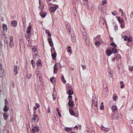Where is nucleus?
<instances>
[{
    "label": "nucleus",
    "mask_w": 133,
    "mask_h": 133,
    "mask_svg": "<svg viewBox=\"0 0 133 133\" xmlns=\"http://www.w3.org/2000/svg\"><path fill=\"white\" fill-rule=\"evenodd\" d=\"M61 66L60 64L58 63H56L55 64L54 67V74L57 73L58 69H60Z\"/></svg>",
    "instance_id": "f257e3e1"
},
{
    "label": "nucleus",
    "mask_w": 133,
    "mask_h": 133,
    "mask_svg": "<svg viewBox=\"0 0 133 133\" xmlns=\"http://www.w3.org/2000/svg\"><path fill=\"white\" fill-rule=\"evenodd\" d=\"M9 46L11 48H13L15 46V45L14 42V39H13V37L12 36H10L9 37Z\"/></svg>",
    "instance_id": "f03ea898"
},
{
    "label": "nucleus",
    "mask_w": 133,
    "mask_h": 133,
    "mask_svg": "<svg viewBox=\"0 0 133 133\" xmlns=\"http://www.w3.org/2000/svg\"><path fill=\"white\" fill-rule=\"evenodd\" d=\"M92 100V105L97 107L98 104L97 97L96 96H93Z\"/></svg>",
    "instance_id": "7ed1b4c3"
},
{
    "label": "nucleus",
    "mask_w": 133,
    "mask_h": 133,
    "mask_svg": "<svg viewBox=\"0 0 133 133\" xmlns=\"http://www.w3.org/2000/svg\"><path fill=\"white\" fill-rule=\"evenodd\" d=\"M67 93L69 95H72L73 94V92L72 90L71 89V88L69 84L67 85Z\"/></svg>",
    "instance_id": "20e7f679"
},
{
    "label": "nucleus",
    "mask_w": 133,
    "mask_h": 133,
    "mask_svg": "<svg viewBox=\"0 0 133 133\" xmlns=\"http://www.w3.org/2000/svg\"><path fill=\"white\" fill-rule=\"evenodd\" d=\"M99 23L101 26L103 27L104 26L106 25L107 24L103 18H101L100 19Z\"/></svg>",
    "instance_id": "39448f33"
},
{
    "label": "nucleus",
    "mask_w": 133,
    "mask_h": 133,
    "mask_svg": "<svg viewBox=\"0 0 133 133\" xmlns=\"http://www.w3.org/2000/svg\"><path fill=\"white\" fill-rule=\"evenodd\" d=\"M88 0H83V1L84 3H85V2H86L85 3L87 7L89 10H91L92 8V5L91 4H89L88 3Z\"/></svg>",
    "instance_id": "423d86ee"
},
{
    "label": "nucleus",
    "mask_w": 133,
    "mask_h": 133,
    "mask_svg": "<svg viewBox=\"0 0 133 133\" xmlns=\"http://www.w3.org/2000/svg\"><path fill=\"white\" fill-rule=\"evenodd\" d=\"M32 49L33 52L32 54L33 56L34 55L35 56L36 55V52H37V50L36 47L32 46Z\"/></svg>",
    "instance_id": "0eeeda50"
},
{
    "label": "nucleus",
    "mask_w": 133,
    "mask_h": 133,
    "mask_svg": "<svg viewBox=\"0 0 133 133\" xmlns=\"http://www.w3.org/2000/svg\"><path fill=\"white\" fill-rule=\"evenodd\" d=\"M58 5L51 7L50 8V11L51 12H54L56 11L57 8H58Z\"/></svg>",
    "instance_id": "6e6552de"
},
{
    "label": "nucleus",
    "mask_w": 133,
    "mask_h": 133,
    "mask_svg": "<svg viewBox=\"0 0 133 133\" xmlns=\"http://www.w3.org/2000/svg\"><path fill=\"white\" fill-rule=\"evenodd\" d=\"M38 118L37 115H34L32 118V121L33 122L37 123L38 121Z\"/></svg>",
    "instance_id": "1a4fd4ad"
},
{
    "label": "nucleus",
    "mask_w": 133,
    "mask_h": 133,
    "mask_svg": "<svg viewBox=\"0 0 133 133\" xmlns=\"http://www.w3.org/2000/svg\"><path fill=\"white\" fill-rule=\"evenodd\" d=\"M19 69V67L16 65H15L14 66V71L15 72V75L17 74L18 72V71Z\"/></svg>",
    "instance_id": "9d476101"
},
{
    "label": "nucleus",
    "mask_w": 133,
    "mask_h": 133,
    "mask_svg": "<svg viewBox=\"0 0 133 133\" xmlns=\"http://www.w3.org/2000/svg\"><path fill=\"white\" fill-rule=\"evenodd\" d=\"M39 130V127H34L32 129L33 133H35Z\"/></svg>",
    "instance_id": "9b49d317"
},
{
    "label": "nucleus",
    "mask_w": 133,
    "mask_h": 133,
    "mask_svg": "<svg viewBox=\"0 0 133 133\" xmlns=\"http://www.w3.org/2000/svg\"><path fill=\"white\" fill-rule=\"evenodd\" d=\"M106 52L107 55L108 56H110L112 53L111 49H109L106 50Z\"/></svg>",
    "instance_id": "f8f14e48"
},
{
    "label": "nucleus",
    "mask_w": 133,
    "mask_h": 133,
    "mask_svg": "<svg viewBox=\"0 0 133 133\" xmlns=\"http://www.w3.org/2000/svg\"><path fill=\"white\" fill-rule=\"evenodd\" d=\"M111 109L114 112L116 111L117 110V107L115 105H112L111 107Z\"/></svg>",
    "instance_id": "ddd939ff"
},
{
    "label": "nucleus",
    "mask_w": 133,
    "mask_h": 133,
    "mask_svg": "<svg viewBox=\"0 0 133 133\" xmlns=\"http://www.w3.org/2000/svg\"><path fill=\"white\" fill-rule=\"evenodd\" d=\"M101 43H103V41L102 40L97 41L95 42V45L97 46H98Z\"/></svg>",
    "instance_id": "4468645a"
},
{
    "label": "nucleus",
    "mask_w": 133,
    "mask_h": 133,
    "mask_svg": "<svg viewBox=\"0 0 133 133\" xmlns=\"http://www.w3.org/2000/svg\"><path fill=\"white\" fill-rule=\"evenodd\" d=\"M48 40L50 46L51 47H53L54 45L52 41V39L51 38H49L48 39Z\"/></svg>",
    "instance_id": "2eb2a0df"
},
{
    "label": "nucleus",
    "mask_w": 133,
    "mask_h": 133,
    "mask_svg": "<svg viewBox=\"0 0 133 133\" xmlns=\"http://www.w3.org/2000/svg\"><path fill=\"white\" fill-rule=\"evenodd\" d=\"M68 104L69 105V107L71 108H72L74 104V102L71 100L69 101Z\"/></svg>",
    "instance_id": "dca6fc26"
},
{
    "label": "nucleus",
    "mask_w": 133,
    "mask_h": 133,
    "mask_svg": "<svg viewBox=\"0 0 133 133\" xmlns=\"http://www.w3.org/2000/svg\"><path fill=\"white\" fill-rule=\"evenodd\" d=\"M11 24L12 26L13 27H15L17 25V22L16 21L13 20L12 21Z\"/></svg>",
    "instance_id": "f3484780"
},
{
    "label": "nucleus",
    "mask_w": 133,
    "mask_h": 133,
    "mask_svg": "<svg viewBox=\"0 0 133 133\" xmlns=\"http://www.w3.org/2000/svg\"><path fill=\"white\" fill-rule=\"evenodd\" d=\"M94 41H101V39H100V35H97L96 37L94 38Z\"/></svg>",
    "instance_id": "a211bd4d"
},
{
    "label": "nucleus",
    "mask_w": 133,
    "mask_h": 133,
    "mask_svg": "<svg viewBox=\"0 0 133 133\" xmlns=\"http://www.w3.org/2000/svg\"><path fill=\"white\" fill-rule=\"evenodd\" d=\"M9 116V115L5 112L3 114V117L5 120H6L7 119Z\"/></svg>",
    "instance_id": "6ab92c4d"
},
{
    "label": "nucleus",
    "mask_w": 133,
    "mask_h": 133,
    "mask_svg": "<svg viewBox=\"0 0 133 133\" xmlns=\"http://www.w3.org/2000/svg\"><path fill=\"white\" fill-rule=\"evenodd\" d=\"M101 128L104 131H108L109 130V129L108 128H105L103 126H101Z\"/></svg>",
    "instance_id": "aec40b11"
},
{
    "label": "nucleus",
    "mask_w": 133,
    "mask_h": 133,
    "mask_svg": "<svg viewBox=\"0 0 133 133\" xmlns=\"http://www.w3.org/2000/svg\"><path fill=\"white\" fill-rule=\"evenodd\" d=\"M82 34L83 35V39L85 40H86L87 38V37L86 36V33L85 32H84L82 33Z\"/></svg>",
    "instance_id": "412c9836"
},
{
    "label": "nucleus",
    "mask_w": 133,
    "mask_h": 133,
    "mask_svg": "<svg viewBox=\"0 0 133 133\" xmlns=\"http://www.w3.org/2000/svg\"><path fill=\"white\" fill-rule=\"evenodd\" d=\"M120 27L121 28L123 29L125 28V23L124 21V22H122V23H120Z\"/></svg>",
    "instance_id": "4be33fe9"
},
{
    "label": "nucleus",
    "mask_w": 133,
    "mask_h": 133,
    "mask_svg": "<svg viewBox=\"0 0 133 133\" xmlns=\"http://www.w3.org/2000/svg\"><path fill=\"white\" fill-rule=\"evenodd\" d=\"M101 11V12H105L106 11V10L104 9V7L102 6L99 7L98 8Z\"/></svg>",
    "instance_id": "5701e85b"
},
{
    "label": "nucleus",
    "mask_w": 133,
    "mask_h": 133,
    "mask_svg": "<svg viewBox=\"0 0 133 133\" xmlns=\"http://www.w3.org/2000/svg\"><path fill=\"white\" fill-rule=\"evenodd\" d=\"M118 50L116 48V47H114L112 49V52L114 54H115L117 52Z\"/></svg>",
    "instance_id": "b1692460"
},
{
    "label": "nucleus",
    "mask_w": 133,
    "mask_h": 133,
    "mask_svg": "<svg viewBox=\"0 0 133 133\" xmlns=\"http://www.w3.org/2000/svg\"><path fill=\"white\" fill-rule=\"evenodd\" d=\"M31 25H29V27L27 28V30L26 31V32L28 34H30L31 32Z\"/></svg>",
    "instance_id": "393cba45"
},
{
    "label": "nucleus",
    "mask_w": 133,
    "mask_h": 133,
    "mask_svg": "<svg viewBox=\"0 0 133 133\" xmlns=\"http://www.w3.org/2000/svg\"><path fill=\"white\" fill-rule=\"evenodd\" d=\"M113 25L114 26L115 28L114 30L116 31L118 30V25L116 23H113Z\"/></svg>",
    "instance_id": "a878e982"
},
{
    "label": "nucleus",
    "mask_w": 133,
    "mask_h": 133,
    "mask_svg": "<svg viewBox=\"0 0 133 133\" xmlns=\"http://www.w3.org/2000/svg\"><path fill=\"white\" fill-rule=\"evenodd\" d=\"M53 50H54V51L55 52L52 54V56L53 58L54 59L55 58L56 56V52L55 49L53 47L52 49Z\"/></svg>",
    "instance_id": "bb28decb"
},
{
    "label": "nucleus",
    "mask_w": 133,
    "mask_h": 133,
    "mask_svg": "<svg viewBox=\"0 0 133 133\" xmlns=\"http://www.w3.org/2000/svg\"><path fill=\"white\" fill-rule=\"evenodd\" d=\"M3 27L4 31L6 32L7 31V29L6 25L4 24H3Z\"/></svg>",
    "instance_id": "cd10ccee"
},
{
    "label": "nucleus",
    "mask_w": 133,
    "mask_h": 133,
    "mask_svg": "<svg viewBox=\"0 0 133 133\" xmlns=\"http://www.w3.org/2000/svg\"><path fill=\"white\" fill-rule=\"evenodd\" d=\"M40 14L42 17L44 18L46 15V13L44 12V13H43L41 11L40 13Z\"/></svg>",
    "instance_id": "c85d7f7f"
},
{
    "label": "nucleus",
    "mask_w": 133,
    "mask_h": 133,
    "mask_svg": "<svg viewBox=\"0 0 133 133\" xmlns=\"http://www.w3.org/2000/svg\"><path fill=\"white\" fill-rule=\"evenodd\" d=\"M120 83L121 85V89L123 88L125 86V84H124V83L122 81H121L120 82Z\"/></svg>",
    "instance_id": "c756f323"
},
{
    "label": "nucleus",
    "mask_w": 133,
    "mask_h": 133,
    "mask_svg": "<svg viewBox=\"0 0 133 133\" xmlns=\"http://www.w3.org/2000/svg\"><path fill=\"white\" fill-rule=\"evenodd\" d=\"M113 100L115 101H116L117 100L118 98V97L116 94H114L113 95Z\"/></svg>",
    "instance_id": "7c9ffc66"
},
{
    "label": "nucleus",
    "mask_w": 133,
    "mask_h": 133,
    "mask_svg": "<svg viewBox=\"0 0 133 133\" xmlns=\"http://www.w3.org/2000/svg\"><path fill=\"white\" fill-rule=\"evenodd\" d=\"M71 47L70 46H68L67 47V51L70 53H72V50L71 49Z\"/></svg>",
    "instance_id": "2f4dec72"
},
{
    "label": "nucleus",
    "mask_w": 133,
    "mask_h": 133,
    "mask_svg": "<svg viewBox=\"0 0 133 133\" xmlns=\"http://www.w3.org/2000/svg\"><path fill=\"white\" fill-rule=\"evenodd\" d=\"M69 111L71 115H74L75 114L74 112L72 109H69Z\"/></svg>",
    "instance_id": "473e14b6"
},
{
    "label": "nucleus",
    "mask_w": 133,
    "mask_h": 133,
    "mask_svg": "<svg viewBox=\"0 0 133 133\" xmlns=\"http://www.w3.org/2000/svg\"><path fill=\"white\" fill-rule=\"evenodd\" d=\"M118 20L120 23L124 22V21L123 18L120 17H118Z\"/></svg>",
    "instance_id": "72a5a7b5"
},
{
    "label": "nucleus",
    "mask_w": 133,
    "mask_h": 133,
    "mask_svg": "<svg viewBox=\"0 0 133 133\" xmlns=\"http://www.w3.org/2000/svg\"><path fill=\"white\" fill-rule=\"evenodd\" d=\"M46 33L47 34L48 36L49 37H50L51 36V34L50 33L49 31L48 30H46L45 31Z\"/></svg>",
    "instance_id": "f704fd0d"
},
{
    "label": "nucleus",
    "mask_w": 133,
    "mask_h": 133,
    "mask_svg": "<svg viewBox=\"0 0 133 133\" xmlns=\"http://www.w3.org/2000/svg\"><path fill=\"white\" fill-rule=\"evenodd\" d=\"M9 110V109L7 107V106L6 105H5L4 108L3 110L5 112H7Z\"/></svg>",
    "instance_id": "c9c22d12"
},
{
    "label": "nucleus",
    "mask_w": 133,
    "mask_h": 133,
    "mask_svg": "<svg viewBox=\"0 0 133 133\" xmlns=\"http://www.w3.org/2000/svg\"><path fill=\"white\" fill-rule=\"evenodd\" d=\"M61 79H62V81L64 83H66V81L64 79V76L63 75H61Z\"/></svg>",
    "instance_id": "e433bc0d"
},
{
    "label": "nucleus",
    "mask_w": 133,
    "mask_h": 133,
    "mask_svg": "<svg viewBox=\"0 0 133 133\" xmlns=\"http://www.w3.org/2000/svg\"><path fill=\"white\" fill-rule=\"evenodd\" d=\"M64 130L65 131L68 132L70 131L71 130V128H65Z\"/></svg>",
    "instance_id": "4c0bfd02"
},
{
    "label": "nucleus",
    "mask_w": 133,
    "mask_h": 133,
    "mask_svg": "<svg viewBox=\"0 0 133 133\" xmlns=\"http://www.w3.org/2000/svg\"><path fill=\"white\" fill-rule=\"evenodd\" d=\"M113 74V72L112 71H110L109 72L108 75L109 76L111 77H112Z\"/></svg>",
    "instance_id": "58836bf2"
},
{
    "label": "nucleus",
    "mask_w": 133,
    "mask_h": 133,
    "mask_svg": "<svg viewBox=\"0 0 133 133\" xmlns=\"http://www.w3.org/2000/svg\"><path fill=\"white\" fill-rule=\"evenodd\" d=\"M44 6V4H42L40 5V6H39V8L40 9L42 10L43 9Z\"/></svg>",
    "instance_id": "ea45409f"
},
{
    "label": "nucleus",
    "mask_w": 133,
    "mask_h": 133,
    "mask_svg": "<svg viewBox=\"0 0 133 133\" xmlns=\"http://www.w3.org/2000/svg\"><path fill=\"white\" fill-rule=\"evenodd\" d=\"M37 65L39 66H41L42 65L40 60H39V61H38V62L37 63Z\"/></svg>",
    "instance_id": "a19ab883"
},
{
    "label": "nucleus",
    "mask_w": 133,
    "mask_h": 133,
    "mask_svg": "<svg viewBox=\"0 0 133 133\" xmlns=\"http://www.w3.org/2000/svg\"><path fill=\"white\" fill-rule=\"evenodd\" d=\"M66 25L67 26V27H66L67 28V30L69 32H70V30L71 29L70 27L68 25Z\"/></svg>",
    "instance_id": "79ce46f5"
},
{
    "label": "nucleus",
    "mask_w": 133,
    "mask_h": 133,
    "mask_svg": "<svg viewBox=\"0 0 133 133\" xmlns=\"http://www.w3.org/2000/svg\"><path fill=\"white\" fill-rule=\"evenodd\" d=\"M50 81L52 83H54L55 81V79L54 78V77L51 78H50Z\"/></svg>",
    "instance_id": "37998d69"
},
{
    "label": "nucleus",
    "mask_w": 133,
    "mask_h": 133,
    "mask_svg": "<svg viewBox=\"0 0 133 133\" xmlns=\"http://www.w3.org/2000/svg\"><path fill=\"white\" fill-rule=\"evenodd\" d=\"M32 76V75L30 74H27L26 75V77L28 79H30Z\"/></svg>",
    "instance_id": "c03bdc74"
},
{
    "label": "nucleus",
    "mask_w": 133,
    "mask_h": 133,
    "mask_svg": "<svg viewBox=\"0 0 133 133\" xmlns=\"http://www.w3.org/2000/svg\"><path fill=\"white\" fill-rule=\"evenodd\" d=\"M122 38L124 41H126L127 40L128 37L126 36H124L122 37Z\"/></svg>",
    "instance_id": "a18cd8bd"
},
{
    "label": "nucleus",
    "mask_w": 133,
    "mask_h": 133,
    "mask_svg": "<svg viewBox=\"0 0 133 133\" xmlns=\"http://www.w3.org/2000/svg\"><path fill=\"white\" fill-rule=\"evenodd\" d=\"M121 58L120 56L117 55H116V60L117 61L119 60V58Z\"/></svg>",
    "instance_id": "49530a36"
},
{
    "label": "nucleus",
    "mask_w": 133,
    "mask_h": 133,
    "mask_svg": "<svg viewBox=\"0 0 133 133\" xmlns=\"http://www.w3.org/2000/svg\"><path fill=\"white\" fill-rule=\"evenodd\" d=\"M107 3V1L106 0H103L102 1V4L104 5Z\"/></svg>",
    "instance_id": "de8ad7c7"
},
{
    "label": "nucleus",
    "mask_w": 133,
    "mask_h": 133,
    "mask_svg": "<svg viewBox=\"0 0 133 133\" xmlns=\"http://www.w3.org/2000/svg\"><path fill=\"white\" fill-rule=\"evenodd\" d=\"M2 65L1 64H0V74H1V72H2V71H3V70H2Z\"/></svg>",
    "instance_id": "09e8293b"
},
{
    "label": "nucleus",
    "mask_w": 133,
    "mask_h": 133,
    "mask_svg": "<svg viewBox=\"0 0 133 133\" xmlns=\"http://www.w3.org/2000/svg\"><path fill=\"white\" fill-rule=\"evenodd\" d=\"M4 43H5V45L6 44V45L7 46H8V41H7V39H5L4 40Z\"/></svg>",
    "instance_id": "8fccbe9b"
},
{
    "label": "nucleus",
    "mask_w": 133,
    "mask_h": 133,
    "mask_svg": "<svg viewBox=\"0 0 133 133\" xmlns=\"http://www.w3.org/2000/svg\"><path fill=\"white\" fill-rule=\"evenodd\" d=\"M114 119H118L119 117H118V115L116 116V115H114Z\"/></svg>",
    "instance_id": "3c124183"
},
{
    "label": "nucleus",
    "mask_w": 133,
    "mask_h": 133,
    "mask_svg": "<svg viewBox=\"0 0 133 133\" xmlns=\"http://www.w3.org/2000/svg\"><path fill=\"white\" fill-rule=\"evenodd\" d=\"M81 66L83 70H85L86 68V66H85L84 65H83L82 64V65H81Z\"/></svg>",
    "instance_id": "603ef678"
},
{
    "label": "nucleus",
    "mask_w": 133,
    "mask_h": 133,
    "mask_svg": "<svg viewBox=\"0 0 133 133\" xmlns=\"http://www.w3.org/2000/svg\"><path fill=\"white\" fill-rule=\"evenodd\" d=\"M127 40L129 42H131L132 41V39L131 37L129 38Z\"/></svg>",
    "instance_id": "864d4df0"
},
{
    "label": "nucleus",
    "mask_w": 133,
    "mask_h": 133,
    "mask_svg": "<svg viewBox=\"0 0 133 133\" xmlns=\"http://www.w3.org/2000/svg\"><path fill=\"white\" fill-rule=\"evenodd\" d=\"M72 42H75L76 41V39L74 37H72Z\"/></svg>",
    "instance_id": "5fc2aeb1"
},
{
    "label": "nucleus",
    "mask_w": 133,
    "mask_h": 133,
    "mask_svg": "<svg viewBox=\"0 0 133 133\" xmlns=\"http://www.w3.org/2000/svg\"><path fill=\"white\" fill-rule=\"evenodd\" d=\"M129 69L130 71H132L133 70V68L132 67L129 66Z\"/></svg>",
    "instance_id": "6e6d98bb"
},
{
    "label": "nucleus",
    "mask_w": 133,
    "mask_h": 133,
    "mask_svg": "<svg viewBox=\"0 0 133 133\" xmlns=\"http://www.w3.org/2000/svg\"><path fill=\"white\" fill-rule=\"evenodd\" d=\"M2 39H3L4 38H6V37L5 34H3V35H2Z\"/></svg>",
    "instance_id": "4d7b16f0"
},
{
    "label": "nucleus",
    "mask_w": 133,
    "mask_h": 133,
    "mask_svg": "<svg viewBox=\"0 0 133 133\" xmlns=\"http://www.w3.org/2000/svg\"><path fill=\"white\" fill-rule=\"evenodd\" d=\"M116 11H114V12H112V15L114 16H116V15L117 14L116 13Z\"/></svg>",
    "instance_id": "13d9d810"
},
{
    "label": "nucleus",
    "mask_w": 133,
    "mask_h": 133,
    "mask_svg": "<svg viewBox=\"0 0 133 133\" xmlns=\"http://www.w3.org/2000/svg\"><path fill=\"white\" fill-rule=\"evenodd\" d=\"M72 98V96H69L68 97V99L69 101L71 100Z\"/></svg>",
    "instance_id": "bf43d9fd"
},
{
    "label": "nucleus",
    "mask_w": 133,
    "mask_h": 133,
    "mask_svg": "<svg viewBox=\"0 0 133 133\" xmlns=\"http://www.w3.org/2000/svg\"><path fill=\"white\" fill-rule=\"evenodd\" d=\"M111 45H112L113 46H114V47H116V44H115V43H111Z\"/></svg>",
    "instance_id": "052dcab7"
},
{
    "label": "nucleus",
    "mask_w": 133,
    "mask_h": 133,
    "mask_svg": "<svg viewBox=\"0 0 133 133\" xmlns=\"http://www.w3.org/2000/svg\"><path fill=\"white\" fill-rule=\"evenodd\" d=\"M112 60L113 61H115L116 60V55L114 57L112 58Z\"/></svg>",
    "instance_id": "680f3d73"
},
{
    "label": "nucleus",
    "mask_w": 133,
    "mask_h": 133,
    "mask_svg": "<svg viewBox=\"0 0 133 133\" xmlns=\"http://www.w3.org/2000/svg\"><path fill=\"white\" fill-rule=\"evenodd\" d=\"M31 63L32 65V66H33V67H34L35 66V65H34V61L33 60H31Z\"/></svg>",
    "instance_id": "e2e57ef3"
},
{
    "label": "nucleus",
    "mask_w": 133,
    "mask_h": 133,
    "mask_svg": "<svg viewBox=\"0 0 133 133\" xmlns=\"http://www.w3.org/2000/svg\"><path fill=\"white\" fill-rule=\"evenodd\" d=\"M52 96H53V99L54 100H55V99H56V96H55L54 94H52Z\"/></svg>",
    "instance_id": "0e129e2a"
},
{
    "label": "nucleus",
    "mask_w": 133,
    "mask_h": 133,
    "mask_svg": "<svg viewBox=\"0 0 133 133\" xmlns=\"http://www.w3.org/2000/svg\"><path fill=\"white\" fill-rule=\"evenodd\" d=\"M23 24L24 27V28H25V25H26V24H25V23H26L25 22H24L23 21Z\"/></svg>",
    "instance_id": "69168bd1"
},
{
    "label": "nucleus",
    "mask_w": 133,
    "mask_h": 133,
    "mask_svg": "<svg viewBox=\"0 0 133 133\" xmlns=\"http://www.w3.org/2000/svg\"><path fill=\"white\" fill-rule=\"evenodd\" d=\"M100 108L102 109L103 110L104 109V106L103 105H101Z\"/></svg>",
    "instance_id": "338daca9"
},
{
    "label": "nucleus",
    "mask_w": 133,
    "mask_h": 133,
    "mask_svg": "<svg viewBox=\"0 0 133 133\" xmlns=\"http://www.w3.org/2000/svg\"><path fill=\"white\" fill-rule=\"evenodd\" d=\"M47 112L48 113H49L50 112V108L49 107H48V109H47Z\"/></svg>",
    "instance_id": "774afa93"
}]
</instances>
